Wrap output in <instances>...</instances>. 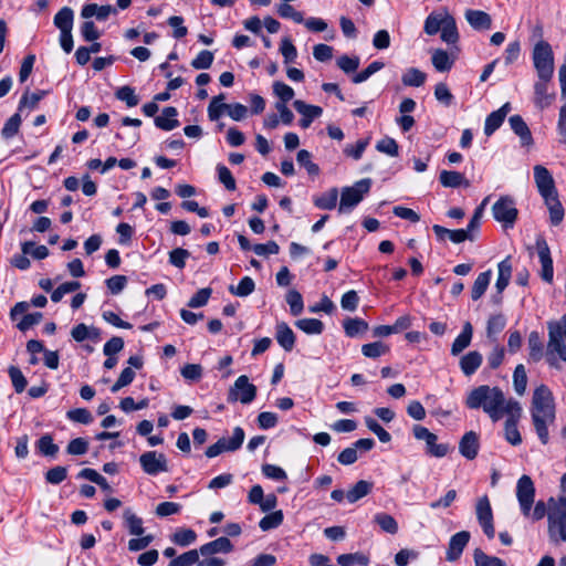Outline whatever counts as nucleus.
<instances>
[{"instance_id": "f257e3e1", "label": "nucleus", "mask_w": 566, "mask_h": 566, "mask_svg": "<svg viewBox=\"0 0 566 566\" xmlns=\"http://www.w3.org/2000/svg\"><path fill=\"white\" fill-rule=\"evenodd\" d=\"M465 406L469 409H482L493 422L501 420L505 413L517 415L522 412L520 403L507 399L500 387L481 385L472 389L467 398Z\"/></svg>"}, {"instance_id": "f03ea898", "label": "nucleus", "mask_w": 566, "mask_h": 566, "mask_svg": "<svg viewBox=\"0 0 566 566\" xmlns=\"http://www.w3.org/2000/svg\"><path fill=\"white\" fill-rule=\"evenodd\" d=\"M532 420L536 433L543 444L549 440L547 426L555 420V405L551 389L545 386H538L532 398Z\"/></svg>"}, {"instance_id": "7ed1b4c3", "label": "nucleus", "mask_w": 566, "mask_h": 566, "mask_svg": "<svg viewBox=\"0 0 566 566\" xmlns=\"http://www.w3.org/2000/svg\"><path fill=\"white\" fill-rule=\"evenodd\" d=\"M548 343L545 359L551 368L562 370L566 363V313L558 321L547 322Z\"/></svg>"}, {"instance_id": "20e7f679", "label": "nucleus", "mask_w": 566, "mask_h": 566, "mask_svg": "<svg viewBox=\"0 0 566 566\" xmlns=\"http://www.w3.org/2000/svg\"><path fill=\"white\" fill-rule=\"evenodd\" d=\"M547 533L551 542H566V497L548 499Z\"/></svg>"}, {"instance_id": "39448f33", "label": "nucleus", "mask_w": 566, "mask_h": 566, "mask_svg": "<svg viewBox=\"0 0 566 566\" xmlns=\"http://www.w3.org/2000/svg\"><path fill=\"white\" fill-rule=\"evenodd\" d=\"M532 60L538 78H553L555 70L554 52L547 41L541 40L534 45Z\"/></svg>"}, {"instance_id": "423d86ee", "label": "nucleus", "mask_w": 566, "mask_h": 566, "mask_svg": "<svg viewBox=\"0 0 566 566\" xmlns=\"http://www.w3.org/2000/svg\"><path fill=\"white\" fill-rule=\"evenodd\" d=\"M371 180L366 178L355 182L352 187L343 188L338 207L339 213L352 211L363 200L364 196L369 192Z\"/></svg>"}, {"instance_id": "0eeeda50", "label": "nucleus", "mask_w": 566, "mask_h": 566, "mask_svg": "<svg viewBox=\"0 0 566 566\" xmlns=\"http://www.w3.org/2000/svg\"><path fill=\"white\" fill-rule=\"evenodd\" d=\"M492 213L496 221L505 228H512L517 219L518 211L515 201L510 196H502L492 207Z\"/></svg>"}, {"instance_id": "6e6552de", "label": "nucleus", "mask_w": 566, "mask_h": 566, "mask_svg": "<svg viewBox=\"0 0 566 566\" xmlns=\"http://www.w3.org/2000/svg\"><path fill=\"white\" fill-rule=\"evenodd\" d=\"M516 497L520 504L522 514L525 517L531 515V507L534 504L535 499V486L532 479L524 474L516 483Z\"/></svg>"}, {"instance_id": "1a4fd4ad", "label": "nucleus", "mask_w": 566, "mask_h": 566, "mask_svg": "<svg viewBox=\"0 0 566 566\" xmlns=\"http://www.w3.org/2000/svg\"><path fill=\"white\" fill-rule=\"evenodd\" d=\"M256 396V387L249 381L248 376L237 378L228 394V401H240L243 405L251 403Z\"/></svg>"}, {"instance_id": "9d476101", "label": "nucleus", "mask_w": 566, "mask_h": 566, "mask_svg": "<svg viewBox=\"0 0 566 566\" xmlns=\"http://www.w3.org/2000/svg\"><path fill=\"white\" fill-rule=\"evenodd\" d=\"M475 515L480 526L482 527L484 534L488 538H493L495 535L494 524H493V512L491 507L490 500L486 495H483L476 501L475 504Z\"/></svg>"}, {"instance_id": "9b49d317", "label": "nucleus", "mask_w": 566, "mask_h": 566, "mask_svg": "<svg viewBox=\"0 0 566 566\" xmlns=\"http://www.w3.org/2000/svg\"><path fill=\"white\" fill-rule=\"evenodd\" d=\"M139 463L143 471L148 475H157L168 471L166 455L156 451L144 452L139 457Z\"/></svg>"}, {"instance_id": "f8f14e48", "label": "nucleus", "mask_w": 566, "mask_h": 566, "mask_svg": "<svg viewBox=\"0 0 566 566\" xmlns=\"http://www.w3.org/2000/svg\"><path fill=\"white\" fill-rule=\"evenodd\" d=\"M535 245L542 266L539 275L546 283H552L554 277V268L549 247L543 237H538L536 239Z\"/></svg>"}, {"instance_id": "ddd939ff", "label": "nucleus", "mask_w": 566, "mask_h": 566, "mask_svg": "<svg viewBox=\"0 0 566 566\" xmlns=\"http://www.w3.org/2000/svg\"><path fill=\"white\" fill-rule=\"evenodd\" d=\"M533 170L534 180L542 198L556 195L558 192L554 178L546 167L536 165L534 166Z\"/></svg>"}, {"instance_id": "4468645a", "label": "nucleus", "mask_w": 566, "mask_h": 566, "mask_svg": "<svg viewBox=\"0 0 566 566\" xmlns=\"http://www.w3.org/2000/svg\"><path fill=\"white\" fill-rule=\"evenodd\" d=\"M470 537L471 536L468 531H461L451 536L446 555L448 562H455L461 557Z\"/></svg>"}, {"instance_id": "2eb2a0df", "label": "nucleus", "mask_w": 566, "mask_h": 566, "mask_svg": "<svg viewBox=\"0 0 566 566\" xmlns=\"http://www.w3.org/2000/svg\"><path fill=\"white\" fill-rule=\"evenodd\" d=\"M293 107L302 115L300 125L302 128H307L312 122L319 117L323 113L322 107L316 105L306 104L304 101L296 99L293 102Z\"/></svg>"}, {"instance_id": "dca6fc26", "label": "nucleus", "mask_w": 566, "mask_h": 566, "mask_svg": "<svg viewBox=\"0 0 566 566\" xmlns=\"http://www.w3.org/2000/svg\"><path fill=\"white\" fill-rule=\"evenodd\" d=\"M480 449L479 436L474 431L463 434L459 442V452L468 460L476 458Z\"/></svg>"}, {"instance_id": "f3484780", "label": "nucleus", "mask_w": 566, "mask_h": 566, "mask_svg": "<svg viewBox=\"0 0 566 566\" xmlns=\"http://www.w3.org/2000/svg\"><path fill=\"white\" fill-rule=\"evenodd\" d=\"M464 17L470 27L476 31H486L492 27L491 15L485 11L468 9Z\"/></svg>"}, {"instance_id": "a211bd4d", "label": "nucleus", "mask_w": 566, "mask_h": 566, "mask_svg": "<svg viewBox=\"0 0 566 566\" xmlns=\"http://www.w3.org/2000/svg\"><path fill=\"white\" fill-rule=\"evenodd\" d=\"M551 81L552 80L538 78L534 84V102L541 109L548 107L555 98V93L548 92Z\"/></svg>"}, {"instance_id": "6ab92c4d", "label": "nucleus", "mask_w": 566, "mask_h": 566, "mask_svg": "<svg viewBox=\"0 0 566 566\" xmlns=\"http://www.w3.org/2000/svg\"><path fill=\"white\" fill-rule=\"evenodd\" d=\"M543 200L549 213V223L554 227L559 226L564 220L565 209L559 200L558 192L544 197Z\"/></svg>"}, {"instance_id": "aec40b11", "label": "nucleus", "mask_w": 566, "mask_h": 566, "mask_svg": "<svg viewBox=\"0 0 566 566\" xmlns=\"http://www.w3.org/2000/svg\"><path fill=\"white\" fill-rule=\"evenodd\" d=\"M233 551V545L230 539L226 536L219 537L214 541L206 543L200 546L199 553L201 556H213L222 553L228 554Z\"/></svg>"}, {"instance_id": "412c9836", "label": "nucleus", "mask_w": 566, "mask_h": 566, "mask_svg": "<svg viewBox=\"0 0 566 566\" xmlns=\"http://www.w3.org/2000/svg\"><path fill=\"white\" fill-rule=\"evenodd\" d=\"M511 129L520 137L522 146H531L533 144L532 133L520 115H513L509 118Z\"/></svg>"}, {"instance_id": "4be33fe9", "label": "nucleus", "mask_w": 566, "mask_h": 566, "mask_svg": "<svg viewBox=\"0 0 566 566\" xmlns=\"http://www.w3.org/2000/svg\"><path fill=\"white\" fill-rule=\"evenodd\" d=\"M117 10L109 6H97L96 3H88L82 8L81 17L84 19H90L92 17H96L99 21H105L111 14H116Z\"/></svg>"}, {"instance_id": "5701e85b", "label": "nucleus", "mask_w": 566, "mask_h": 566, "mask_svg": "<svg viewBox=\"0 0 566 566\" xmlns=\"http://www.w3.org/2000/svg\"><path fill=\"white\" fill-rule=\"evenodd\" d=\"M275 338L279 345L286 352H291L295 345V335L291 327L285 323L281 322L276 324Z\"/></svg>"}, {"instance_id": "b1692460", "label": "nucleus", "mask_w": 566, "mask_h": 566, "mask_svg": "<svg viewBox=\"0 0 566 566\" xmlns=\"http://www.w3.org/2000/svg\"><path fill=\"white\" fill-rule=\"evenodd\" d=\"M178 112L175 107L168 106L163 109L161 115L155 117V125L166 132L172 130L179 126L177 119Z\"/></svg>"}, {"instance_id": "393cba45", "label": "nucleus", "mask_w": 566, "mask_h": 566, "mask_svg": "<svg viewBox=\"0 0 566 566\" xmlns=\"http://www.w3.org/2000/svg\"><path fill=\"white\" fill-rule=\"evenodd\" d=\"M528 360L538 363L545 356L544 345L538 332L533 331L527 338Z\"/></svg>"}, {"instance_id": "a878e982", "label": "nucleus", "mask_w": 566, "mask_h": 566, "mask_svg": "<svg viewBox=\"0 0 566 566\" xmlns=\"http://www.w3.org/2000/svg\"><path fill=\"white\" fill-rule=\"evenodd\" d=\"M473 327L470 322L463 324L461 333L457 336L451 346V354L458 356L471 344Z\"/></svg>"}, {"instance_id": "bb28decb", "label": "nucleus", "mask_w": 566, "mask_h": 566, "mask_svg": "<svg viewBox=\"0 0 566 566\" xmlns=\"http://www.w3.org/2000/svg\"><path fill=\"white\" fill-rule=\"evenodd\" d=\"M71 336L77 343H82L86 339L97 342L101 338V332L94 326H87L84 323H80L72 328Z\"/></svg>"}, {"instance_id": "cd10ccee", "label": "nucleus", "mask_w": 566, "mask_h": 566, "mask_svg": "<svg viewBox=\"0 0 566 566\" xmlns=\"http://www.w3.org/2000/svg\"><path fill=\"white\" fill-rule=\"evenodd\" d=\"M505 416H507V419L504 423L505 439L512 446H518L522 442V437L517 429V420L521 417V412H518L516 416L512 413H505Z\"/></svg>"}, {"instance_id": "c85d7f7f", "label": "nucleus", "mask_w": 566, "mask_h": 566, "mask_svg": "<svg viewBox=\"0 0 566 566\" xmlns=\"http://www.w3.org/2000/svg\"><path fill=\"white\" fill-rule=\"evenodd\" d=\"M512 276V263L511 258L506 256L497 264V280L495 283V289L499 294L507 287Z\"/></svg>"}, {"instance_id": "c756f323", "label": "nucleus", "mask_w": 566, "mask_h": 566, "mask_svg": "<svg viewBox=\"0 0 566 566\" xmlns=\"http://www.w3.org/2000/svg\"><path fill=\"white\" fill-rule=\"evenodd\" d=\"M482 361V355L476 350H472L461 357L460 368L465 376H471L480 368Z\"/></svg>"}, {"instance_id": "7c9ffc66", "label": "nucleus", "mask_w": 566, "mask_h": 566, "mask_svg": "<svg viewBox=\"0 0 566 566\" xmlns=\"http://www.w3.org/2000/svg\"><path fill=\"white\" fill-rule=\"evenodd\" d=\"M444 15H449V11L447 9H443L441 11H433L431 12L424 21L423 30L428 35H434L437 34L443 22H444Z\"/></svg>"}, {"instance_id": "2f4dec72", "label": "nucleus", "mask_w": 566, "mask_h": 566, "mask_svg": "<svg viewBox=\"0 0 566 566\" xmlns=\"http://www.w3.org/2000/svg\"><path fill=\"white\" fill-rule=\"evenodd\" d=\"M439 181L447 188H458L460 186L469 187V180L465 179L463 174L453 170H442L439 176Z\"/></svg>"}, {"instance_id": "473e14b6", "label": "nucleus", "mask_w": 566, "mask_h": 566, "mask_svg": "<svg viewBox=\"0 0 566 566\" xmlns=\"http://www.w3.org/2000/svg\"><path fill=\"white\" fill-rule=\"evenodd\" d=\"M74 22V11L70 7H63L54 15L53 23L60 32L72 31Z\"/></svg>"}, {"instance_id": "72a5a7b5", "label": "nucleus", "mask_w": 566, "mask_h": 566, "mask_svg": "<svg viewBox=\"0 0 566 566\" xmlns=\"http://www.w3.org/2000/svg\"><path fill=\"white\" fill-rule=\"evenodd\" d=\"M441 40L448 44H454L459 41V32L455 19L449 13L444 15V22L440 29Z\"/></svg>"}, {"instance_id": "f704fd0d", "label": "nucleus", "mask_w": 566, "mask_h": 566, "mask_svg": "<svg viewBox=\"0 0 566 566\" xmlns=\"http://www.w3.org/2000/svg\"><path fill=\"white\" fill-rule=\"evenodd\" d=\"M373 483L366 480L358 481L352 489L346 492V500L355 503L371 492Z\"/></svg>"}, {"instance_id": "c9c22d12", "label": "nucleus", "mask_w": 566, "mask_h": 566, "mask_svg": "<svg viewBox=\"0 0 566 566\" xmlns=\"http://www.w3.org/2000/svg\"><path fill=\"white\" fill-rule=\"evenodd\" d=\"M345 334L348 337H356L368 331V323L361 318H347L343 322Z\"/></svg>"}, {"instance_id": "e433bc0d", "label": "nucleus", "mask_w": 566, "mask_h": 566, "mask_svg": "<svg viewBox=\"0 0 566 566\" xmlns=\"http://www.w3.org/2000/svg\"><path fill=\"white\" fill-rule=\"evenodd\" d=\"M491 270L482 272L478 275L471 291V297L473 301H478L485 293L491 281Z\"/></svg>"}, {"instance_id": "4c0bfd02", "label": "nucleus", "mask_w": 566, "mask_h": 566, "mask_svg": "<svg viewBox=\"0 0 566 566\" xmlns=\"http://www.w3.org/2000/svg\"><path fill=\"white\" fill-rule=\"evenodd\" d=\"M427 75L424 72L416 67L408 69L401 77V82L406 86L419 87L424 84Z\"/></svg>"}, {"instance_id": "58836bf2", "label": "nucleus", "mask_w": 566, "mask_h": 566, "mask_svg": "<svg viewBox=\"0 0 566 566\" xmlns=\"http://www.w3.org/2000/svg\"><path fill=\"white\" fill-rule=\"evenodd\" d=\"M338 199L337 188H331L314 199V205L319 209L332 210L336 207Z\"/></svg>"}, {"instance_id": "ea45409f", "label": "nucleus", "mask_w": 566, "mask_h": 566, "mask_svg": "<svg viewBox=\"0 0 566 566\" xmlns=\"http://www.w3.org/2000/svg\"><path fill=\"white\" fill-rule=\"evenodd\" d=\"M374 522L381 528V531L395 535L398 532V523L388 513H377L374 516Z\"/></svg>"}, {"instance_id": "a19ab883", "label": "nucleus", "mask_w": 566, "mask_h": 566, "mask_svg": "<svg viewBox=\"0 0 566 566\" xmlns=\"http://www.w3.org/2000/svg\"><path fill=\"white\" fill-rule=\"evenodd\" d=\"M124 520L132 535L140 536L144 534L143 520L133 513L130 509L124 511Z\"/></svg>"}, {"instance_id": "79ce46f5", "label": "nucleus", "mask_w": 566, "mask_h": 566, "mask_svg": "<svg viewBox=\"0 0 566 566\" xmlns=\"http://www.w3.org/2000/svg\"><path fill=\"white\" fill-rule=\"evenodd\" d=\"M506 326V317L503 314L491 315L486 324V336L495 338Z\"/></svg>"}, {"instance_id": "37998d69", "label": "nucleus", "mask_w": 566, "mask_h": 566, "mask_svg": "<svg viewBox=\"0 0 566 566\" xmlns=\"http://www.w3.org/2000/svg\"><path fill=\"white\" fill-rule=\"evenodd\" d=\"M296 327L308 335H318L324 329V324L317 318H302L295 323Z\"/></svg>"}, {"instance_id": "c03bdc74", "label": "nucleus", "mask_w": 566, "mask_h": 566, "mask_svg": "<svg viewBox=\"0 0 566 566\" xmlns=\"http://www.w3.org/2000/svg\"><path fill=\"white\" fill-rule=\"evenodd\" d=\"M431 61L434 69L439 72H447L453 65V61L450 59L449 54L441 49H438L432 53Z\"/></svg>"}, {"instance_id": "a18cd8bd", "label": "nucleus", "mask_w": 566, "mask_h": 566, "mask_svg": "<svg viewBox=\"0 0 566 566\" xmlns=\"http://www.w3.org/2000/svg\"><path fill=\"white\" fill-rule=\"evenodd\" d=\"M223 99V94H219L211 99L208 106V117L210 120H218L222 116L223 112L228 111V104L222 103Z\"/></svg>"}, {"instance_id": "49530a36", "label": "nucleus", "mask_w": 566, "mask_h": 566, "mask_svg": "<svg viewBox=\"0 0 566 566\" xmlns=\"http://www.w3.org/2000/svg\"><path fill=\"white\" fill-rule=\"evenodd\" d=\"M369 558L363 553L342 554L337 557V564L340 566L361 565L367 566Z\"/></svg>"}, {"instance_id": "de8ad7c7", "label": "nucleus", "mask_w": 566, "mask_h": 566, "mask_svg": "<svg viewBox=\"0 0 566 566\" xmlns=\"http://www.w3.org/2000/svg\"><path fill=\"white\" fill-rule=\"evenodd\" d=\"M255 289V283L250 276L241 279L237 286L230 285L229 292L239 297H245L250 295Z\"/></svg>"}, {"instance_id": "09e8293b", "label": "nucleus", "mask_w": 566, "mask_h": 566, "mask_svg": "<svg viewBox=\"0 0 566 566\" xmlns=\"http://www.w3.org/2000/svg\"><path fill=\"white\" fill-rule=\"evenodd\" d=\"M389 352V346L382 342H374L361 346V353L368 358H378Z\"/></svg>"}, {"instance_id": "8fccbe9b", "label": "nucleus", "mask_w": 566, "mask_h": 566, "mask_svg": "<svg viewBox=\"0 0 566 566\" xmlns=\"http://www.w3.org/2000/svg\"><path fill=\"white\" fill-rule=\"evenodd\" d=\"M244 430L241 427H235L232 432V437L227 438H220L224 441V448H227V452H233L241 448L243 441H244Z\"/></svg>"}, {"instance_id": "3c124183", "label": "nucleus", "mask_w": 566, "mask_h": 566, "mask_svg": "<svg viewBox=\"0 0 566 566\" xmlns=\"http://www.w3.org/2000/svg\"><path fill=\"white\" fill-rule=\"evenodd\" d=\"M36 449L45 457H55L59 452V447L53 442V438L50 434H44L38 440Z\"/></svg>"}, {"instance_id": "603ef678", "label": "nucleus", "mask_w": 566, "mask_h": 566, "mask_svg": "<svg viewBox=\"0 0 566 566\" xmlns=\"http://www.w3.org/2000/svg\"><path fill=\"white\" fill-rule=\"evenodd\" d=\"M196 538L197 534L195 531L190 528H179L174 533L171 541L176 545L186 547L195 543Z\"/></svg>"}, {"instance_id": "864d4df0", "label": "nucleus", "mask_w": 566, "mask_h": 566, "mask_svg": "<svg viewBox=\"0 0 566 566\" xmlns=\"http://www.w3.org/2000/svg\"><path fill=\"white\" fill-rule=\"evenodd\" d=\"M283 517V512L281 510L274 511L261 518V521L259 522V527L262 531H270L276 528L282 524Z\"/></svg>"}, {"instance_id": "5fc2aeb1", "label": "nucleus", "mask_w": 566, "mask_h": 566, "mask_svg": "<svg viewBox=\"0 0 566 566\" xmlns=\"http://www.w3.org/2000/svg\"><path fill=\"white\" fill-rule=\"evenodd\" d=\"M81 287V283L77 281L65 282L59 285L51 293V301L54 303H59L65 294L75 292Z\"/></svg>"}, {"instance_id": "6e6d98bb", "label": "nucleus", "mask_w": 566, "mask_h": 566, "mask_svg": "<svg viewBox=\"0 0 566 566\" xmlns=\"http://www.w3.org/2000/svg\"><path fill=\"white\" fill-rule=\"evenodd\" d=\"M473 557L475 566H506L501 558L489 556L480 548L474 551Z\"/></svg>"}, {"instance_id": "4d7b16f0", "label": "nucleus", "mask_w": 566, "mask_h": 566, "mask_svg": "<svg viewBox=\"0 0 566 566\" xmlns=\"http://www.w3.org/2000/svg\"><path fill=\"white\" fill-rule=\"evenodd\" d=\"M513 385L517 395H523L527 386V375L524 365L520 364L515 367L513 374Z\"/></svg>"}, {"instance_id": "13d9d810", "label": "nucleus", "mask_w": 566, "mask_h": 566, "mask_svg": "<svg viewBox=\"0 0 566 566\" xmlns=\"http://www.w3.org/2000/svg\"><path fill=\"white\" fill-rule=\"evenodd\" d=\"M198 555H200L199 549H190L180 556L172 558L168 566H197Z\"/></svg>"}, {"instance_id": "bf43d9fd", "label": "nucleus", "mask_w": 566, "mask_h": 566, "mask_svg": "<svg viewBox=\"0 0 566 566\" xmlns=\"http://www.w3.org/2000/svg\"><path fill=\"white\" fill-rule=\"evenodd\" d=\"M8 374L10 376L12 386L14 387V390L18 394L23 392L28 385V381H27L25 377L23 376L22 371L20 370V368L15 367V366H10L8 369Z\"/></svg>"}, {"instance_id": "052dcab7", "label": "nucleus", "mask_w": 566, "mask_h": 566, "mask_svg": "<svg viewBox=\"0 0 566 566\" xmlns=\"http://www.w3.org/2000/svg\"><path fill=\"white\" fill-rule=\"evenodd\" d=\"M45 94V91H38L32 94H29L28 92L24 93L19 102V111H22L25 107L34 109Z\"/></svg>"}, {"instance_id": "680f3d73", "label": "nucleus", "mask_w": 566, "mask_h": 566, "mask_svg": "<svg viewBox=\"0 0 566 566\" xmlns=\"http://www.w3.org/2000/svg\"><path fill=\"white\" fill-rule=\"evenodd\" d=\"M273 93L279 97V103H283L284 105L293 99L295 94L291 86L279 81L273 83Z\"/></svg>"}, {"instance_id": "e2e57ef3", "label": "nucleus", "mask_w": 566, "mask_h": 566, "mask_svg": "<svg viewBox=\"0 0 566 566\" xmlns=\"http://www.w3.org/2000/svg\"><path fill=\"white\" fill-rule=\"evenodd\" d=\"M311 157H312V155H311V153H310V151H307V150H305V149H301V150L297 153L296 160H297V163H298L301 166H303V167L306 169V171H307L310 175H312V176H316V175H318V172H319V168H318V166H317L315 163H313V161L311 160Z\"/></svg>"}, {"instance_id": "0e129e2a", "label": "nucleus", "mask_w": 566, "mask_h": 566, "mask_svg": "<svg viewBox=\"0 0 566 566\" xmlns=\"http://www.w3.org/2000/svg\"><path fill=\"white\" fill-rule=\"evenodd\" d=\"M23 254H30L36 260H43L49 255V249L45 245H35L31 241H27L22 244Z\"/></svg>"}, {"instance_id": "69168bd1", "label": "nucleus", "mask_w": 566, "mask_h": 566, "mask_svg": "<svg viewBox=\"0 0 566 566\" xmlns=\"http://www.w3.org/2000/svg\"><path fill=\"white\" fill-rule=\"evenodd\" d=\"M376 149L391 157L399 155V146L391 137H385L376 144Z\"/></svg>"}, {"instance_id": "338daca9", "label": "nucleus", "mask_w": 566, "mask_h": 566, "mask_svg": "<svg viewBox=\"0 0 566 566\" xmlns=\"http://www.w3.org/2000/svg\"><path fill=\"white\" fill-rule=\"evenodd\" d=\"M286 302L290 305L291 313L300 315L304 308L303 297L296 290H291L286 294Z\"/></svg>"}, {"instance_id": "774afa93", "label": "nucleus", "mask_w": 566, "mask_h": 566, "mask_svg": "<svg viewBox=\"0 0 566 566\" xmlns=\"http://www.w3.org/2000/svg\"><path fill=\"white\" fill-rule=\"evenodd\" d=\"M213 53L208 50H203L191 61V66L196 70H207L213 63Z\"/></svg>"}]
</instances>
